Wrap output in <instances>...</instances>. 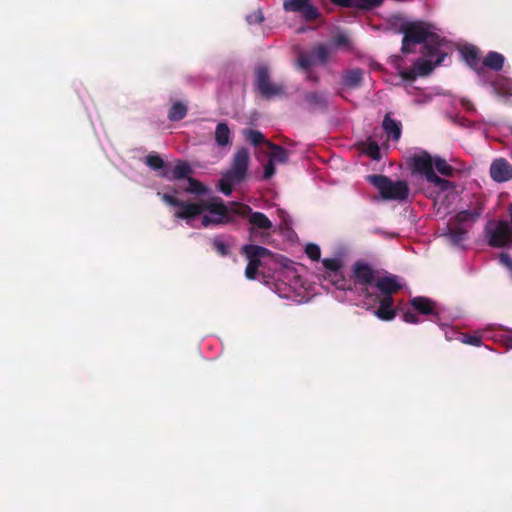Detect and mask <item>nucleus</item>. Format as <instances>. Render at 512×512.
<instances>
[{
  "label": "nucleus",
  "mask_w": 512,
  "mask_h": 512,
  "mask_svg": "<svg viewBox=\"0 0 512 512\" xmlns=\"http://www.w3.org/2000/svg\"><path fill=\"white\" fill-rule=\"evenodd\" d=\"M190 166L184 161L166 165L162 176L169 180L186 179V184L166 192H158L161 201L170 208L174 218L184 220L192 226L195 219L202 216V226L218 225L229 218L228 209L222 199L208 196V189L194 178L188 177Z\"/></svg>",
  "instance_id": "2"
},
{
  "label": "nucleus",
  "mask_w": 512,
  "mask_h": 512,
  "mask_svg": "<svg viewBox=\"0 0 512 512\" xmlns=\"http://www.w3.org/2000/svg\"><path fill=\"white\" fill-rule=\"evenodd\" d=\"M504 62L505 58L502 54L495 51H490L484 57L481 63L479 74L483 72L485 68H490L492 70L499 71L503 68Z\"/></svg>",
  "instance_id": "19"
},
{
  "label": "nucleus",
  "mask_w": 512,
  "mask_h": 512,
  "mask_svg": "<svg viewBox=\"0 0 512 512\" xmlns=\"http://www.w3.org/2000/svg\"><path fill=\"white\" fill-rule=\"evenodd\" d=\"M507 346L509 349H512V336L507 339Z\"/></svg>",
  "instance_id": "43"
},
{
  "label": "nucleus",
  "mask_w": 512,
  "mask_h": 512,
  "mask_svg": "<svg viewBox=\"0 0 512 512\" xmlns=\"http://www.w3.org/2000/svg\"><path fill=\"white\" fill-rule=\"evenodd\" d=\"M242 253L248 260L245 276L249 280L255 279L258 269L274 259L273 254L268 249L253 244L244 245Z\"/></svg>",
  "instance_id": "10"
},
{
  "label": "nucleus",
  "mask_w": 512,
  "mask_h": 512,
  "mask_svg": "<svg viewBox=\"0 0 512 512\" xmlns=\"http://www.w3.org/2000/svg\"><path fill=\"white\" fill-rule=\"evenodd\" d=\"M434 322L441 328V330L445 334V338L447 341H452L454 339L460 338V333L456 331L451 325V320H442V317L440 316L437 320H434Z\"/></svg>",
  "instance_id": "28"
},
{
  "label": "nucleus",
  "mask_w": 512,
  "mask_h": 512,
  "mask_svg": "<svg viewBox=\"0 0 512 512\" xmlns=\"http://www.w3.org/2000/svg\"><path fill=\"white\" fill-rule=\"evenodd\" d=\"M283 9L286 12H298L305 20H315L319 16L317 8L310 0H284Z\"/></svg>",
  "instance_id": "14"
},
{
  "label": "nucleus",
  "mask_w": 512,
  "mask_h": 512,
  "mask_svg": "<svg viewBox=\"0 0 512 512\" xmlns=\"http://www.w3.org/2000/svg\"><path fill=\"white\" fill-rule=\"evenodd\" d=\"M489 244L495 247H505L512 244V227L507 221H489L486 225Z\"/></svg>",
  "instance_id": "12"
},
{
  "label": "nucleus",
  "mask_w": 512,
  "mask_h": 512,
  "mask_svg": "<svg viewBox=\"0 0 512 512\" xmlns=\"http://www.w3.org/2000/svg\"><path fill=\"white\" fill-rule=\"evenodd\" d=\"M249 159V151L246 148H240L234 154L230 169L222 174L218 183V188L224 195H231L232 188L244 181L248 171Z\"/></svg>",
  "instance_id": "7"
},
{
  "label": "nucleus",
  "mask_w": 512,
  "mask_h": 512,
  "mask_svg": "<svg viewBox=\"0 0 512 512\" xmlns=\"http://www.w3.org/2000/svg\"><path fill=\"white\" fill-rule=\"evenodd\" d=\"M305 253L313 261L319 260L321 256L320 247L314 243H309L306 245Z\"/></svg>",
  "instance_id": "33"
},
{
  "label": "nucleus",
  "mask_w": 512,
  "mask_h": 512,
  "mask_svg": "<svg viewBox=\"0 0 512 512\" xmlns=\"http://www.w3.org/2000/svg\"><path fill=\"white\" fill-rule=\"evenodd\" d=\"M363 78V71L359 68L351 69L345 72L342 81L347 87H356L360 84Z\"/></svg>",
  "instance_id": "26"
},
{
  "label": "nucleus",
  "mask_w": 512,
  "mask_h": 512,
  "mask_svg": "<svg viewBox=\"0 0 512 512\" xmlns=\"http://www.w3.org/2000/svg\"><path fill=\"white\" fill-rule=\"evenodd\" d=\"M244 136L249 143L255 146L261 143H265L267 145L268 142L265 140L264 135L258 130L247 129L244 131Z\"/></svg>",
  "instance_id": "30"
},
{
  "label": "nucleus",
  "mask_w": 512,
  "mask_h": 512,
  "mask_svg": "<svg viewBox=\"0 0 512 512\" xmlns=\"http://www.w3.org/2000/svg\"><path fill=\"white\" fill-rule=\"evenodd\" d=\"M275 166L276 164L272 162L270 159H268V162L264 166V179H269L275 174Z\"/></svg>",
  "instance_id": "37"
},
{
  "label": "nucleus",
  "mask_w": 512,
  "mask_h": 512,
  "mask_svg": "<svg viewBox=\"0 0 512 512\" xmlns=\"http://www.w3.org/2000/svg\"><path fill=\"white\" fill-rule=\"evenodd\" d=\"M491 87L496 95L503 98L512 97V79L498 76L496 80L491 82Z\"/></svg>",
  "instance_id": "20"
},
{
  "label": "nucleus",
  "mask_w": 512,
  "mask_h": 512,
  "mask_svg": "<svg viewBox=\"0 0 512 512\" xmlns=\"http://www.w3.org/2000/svg\"><path fill=\"white\" fill-rule=\"evenodd\" d=\"M248 24H261L264 21V15L261 10L254 11L246 16Z\"/></svg>",
  "instance_id": "35"
},
{
  "label": "nucleus",
  "mask_w": 512,
  "mask_h": 512,
  "mask_svg": "<svg viewBox=\"0 0 512 512\" xmlns=\"http://www.w3.org/2000/svg\"><path fill=\"white\" fill-rule=\"evenodd\" d=\"M256 90L267 99L284 95V86L270 80L269 70L265 65H259L255 71Z\"/></svg>",
  "instance_id": "11"
},
{
  "label": "nucleus",
  "mask_w": 512,
  "mask_h": 512,
  "mask_svg": "<svg viewBox=\"0 0 512 512\" xmlns=\"http://www.w3.org/2000/svg\"><path fill=\"white\" fill-rule=\"evenodd\" d=\"M368 154L374 160L380 159V149L377 144L371 143L368 146Z\"/></svg>",
  "instance_id": "38"
},
{
  "label": "nucleus",
  "mask_w": 512,
  "mask_h": 512,
  "mask_svg": "<svg viewBox=\"0 0 512 512\" xmlns=\"http://www.w3.org/2000/svg\"><path fill=\"white\" fill-rule=\"evenodd\" d=\"M212 245L217 254H219L222 257H225L230 254L232 240L224 236H217L212 240Z\"/></svg>",
  "instance_id": "24"
},
{
  "label": "nucleus",
  "mask_w": 512,
  "mask_h": 512,
  "mask_svg": "<svg viewBox=\"0 0 512 512\" xmlns=\"http://www.w3.org/2000/svg\"><path fill=\"white\" fill-rule=\"evenodd\" d=\"M327 280L335 286L336 289L342 291H352V279L346 278L340 268L330 272L329 275H326Z\"/></svg>",
  "instance_id": "17"
},
{
  "label": "nucleus",
  "mask_w": 512,
  "mask_h": 512,
  "mask_svg": "<svg viewBox=\"0 0 512 512\" xmlns=\"http://www.w3.org/2000/svg\"><path fill=\"white\" fill-rule=\"evenodd\" d=\"M332 47L326 44L317 45L311 52L302 53L297 60V66L303 70H307L314 65H324L330 54Z\"/></svg>",
  "instance_id": "13"
},
{
  "label": "nucleus",
  "mask_w": 512,
  "mask_h": 512,
  "mask_svg": "<svg viewBox=\"0 0 512 512\" xmlns=\"http://www.w3.org/2000/svg\"><path fill=\"white\" fill-rule=\"evenodd\" d=\"M352 287L361 297L364 308L383 321L396 316L393 295L404 286L403 279L392 274H381L369 265L358 262L353 266Z\"/></svg>",
  "instance_id": "3"
},
{
  "label": "nucleus",
  "mask_w": 512,
  "mask_h": 512,
  "mask_svg": "<svg viewBox=\"0 0 512 512\" xmlns=\"http://www.w3.org/2000/svg\"><path fill=\"white\" fill-rule=\"evenodd\" d=\"M403 319L406 323H410V324H417L419 323V318L418 316L414 313V312H411V311H407L403 314Z\"/></svg>",
  "instance_id": "39"
},
{
  "label": "nucleus",
  "mask_w": 512,
  "mask_h": 512,
  "mask_svg": "<svg viewBox=\"0 0 512 512\" xmlns=\"http://www.w3.org/2000/svg\"><path fill=\"white\" fill-rule=\"evenodd\" d=\"M491 178L498 182H506L512 178V165L504 158L495 159L490 166Z\"/></svg>",
  "instance_id": "15"
},
{
  "label": "nucleus",
  "mask_w": 512,
  "mask_h": 512,
  "mask_svg": "<svg viewBox=\"0 0 512 512\" xmlns=\"http://www.w3.org/2000/svg\"><path fill=\"white\" fill-rule=\"evenodd\" d=\"M481 209L463 210L449 220L441 236L456 249L464 250L470 226L480 217Z\"/></svg>",
  "instance_id": "6"
},
{
  "label": "nucleus",
  "mask_w": 512,
  "mask_h": 512,
  "mask_svg": "<svg viewBox=\"0 0 512 512\" xmlns=\"http://www.w3.org/2000/svg\"><path fill=\"white\" fill-rule=\"evenodd\" d=\"M333 4L340 7H356L369 10L379 6L383 0H330Z\"/></svg>",
  "instance_id": "21"
},
{
  "label": "nucleus",
  "mask_w": 512,
  "mask_h": 512,
  "mask_svg": "<svg viewBox=\"0 0 512 512\" xmlns=\"http://www.w3.org/2000/svg\"><path fill=\"white\" fill-rule=\"evenodd\" d=\"M382 127L388 138H391L394 141L400 139L402 124L400 121L393 119L390 114L385 115L382 122Z\"/></svg>",
  "instance_id": "18"
},
{
  "label": "nucleus",
  "mask_w": 512,
  "mask_h": 512,
  "mask_svg": "<svg viewBox=\"0 0 512 512\" xmlns=\"http://www.w3.org/2000/svg\"><path fill=\"white\" fill-rule=\"evenodd\" d=\"M267 146L271 149L269 159L275 164H284L288 161V153L281 146L267 142Z\"/></svg>",
  "instance_id": "25"
},
{
  "label": "nucleus",
  "mask_w": 512,
  "mask_h": 512,
  "mask_svg": "<svg viewBox=\"0 0 512 512\" xmlns=\"http://www.w3.org/2000/svg\"><path fill=\"white\" fill-rule=\"evenodd\" d=\"M412 307L421 314L431 315L432 321L437 320L441 313L435 302L426 297H414L411 299Z\"/></svg>",
  "instance_id": "16"
},
{
  "label": "nucleus",
  "mask_w": 512,
  "mask_h": 512,
  "mask_svg": "<svg viewBox=\"0 0 512 512\" xmlns=\"http://www.w3.org/2000/svg\"><path fill=\"white\" fill-rule=\"evenodd\" d=\"M499 261L512 272V258L507 253H501Z\"/></svg>",
  "instance_id": "40"
},
{
  "label": "nucleus",
  "mask_w": 512,
  "mask_h": 512,
  "mask_svg": "<svg viewBox=\"0 0 512 512\" xmlns=\"http://www.w3.org/2000/svg\"><path fill=\"white\" fill-rule=\"evenodd\" d=\"M271 289L280 298L297 304L307 302L309 294L303 280L294 268L283 266L277 269L272 277Z\"/></svg>",
  "instance_id": "5"
},
{
  "label": "nucleus",
  "mask_w": 512,
  "mask_h": 512,
  "mask_svg": "<svg viewBox=\"0 0 512 512\" xmlns=\"http://www.w3.org/2000/svg\"><path fill=\"white\" fill-rule=\"evenodd\" d=\"M145 163L153 170L164 171L166 164L159 155H148L145 159Z\"/></svg>",
  "instance_id": "31"
},
{
  "label": "nucleus",
  "mask_w": 512,
  "mask_h": 512,
  "mask_svg": "<svg viewBox=\"0 0 512 512\" xmlns=\"http://www.w3.org/2000/svg\"><path fill=\"white\" fill-rule=\"evenodd\" d=\"M403 33L402 53L408 54L419 46L422 56L412 61V68H408L403 59L395 60V68L400 76V82L408 95L413 97L416 105H425L432 101L434 94L429 89H420L414 85L419 76H426L440 65L446 56L453 50V44L447 40L435 26L422 22H406L401 26Z\"/></svg>",
  "instance_id": "1"
},
{
  "label": "nucleus",
  "mask_w": 512,
  "mask_h": 512,
  "mask_svg": "<svg viewBox=\"0 0 512 512\" xmlns=\"http://www.w3.org/2000/svg\"><path fill=\"white\" fill-rule=\"evenodd\" d=\"M460 341L464 344L472 345L475 347H479L482 345V339L478 335H460Z\"/></svg>",
  "instance_id": "34"
},
{
  "label": "nucleus",
  "mask_w": 512,
  "mask_h": 512,
  "mask_svg": "<svg viewBox=\"0 0 512 512\" xmlns=\"http://www.w3.org/2000/svg\"><path fill=\"white\" fill-rule=\"evenodd\" d=\"M461 55L465 62L474 70L479 73V69L481 66L480 57L478 55V50L474 46H464L461 49Z\"/></svg>",
  "instance_id": "22"
},
{
  "label": "nucleus",
  "mask_w": 512,
  "mask_h": 512,
  "mask_svg": "<svg viewBox=\"0 0 512 512\" xmlns=\"http://www.w3.org/2000/svg\"><path fill=\"white\" fill-rule=\"evenodd\" d=\"M187 110L188 107L184 102L176 101L171 105L168 111V118L170 121L182 120L186 116Z\"/></svg>",
  "instance_id": "27"
},
{
  "label": "nucleus",
  "mask_w": 512,
  "mask_h": 512,
  "mask_svg": "<svg viewBox=\"0 0 512 512\" xmlns=\"http://www.w3.org/2000/svg\"><path fill=\"white\" fill-rule=\"evenodd\" d=\"M459 103H460L461 107L464 108L466 111H468V112L475 111L474 105L469 99L461 98L459 100Z\"/></svg>",
  "instance_id": "41"
},
{
  "label": "nucleus",
  "mask_w": 512,
  "mask_h": 512,
  "mask_svg": "<svg viewBox=\"0 0 512 512\" xmlns=\"http://www.w3.org/2000/svg\"><path fill=\"white\" fill-rule=\"evenodd\" d=\"M413 172L421 177V190L435 205L444 206L455 193L456 185L446 179L453 177L456 169L444 158L421 152L411 159Z\"/></svg>",
  "instance_id": "4"
},
{
  "label": "nucleus",
  "mask_w": 512,
  "mask_h": 512,
  "mask_svg": "<svg viewBox=\"0 0 512 512\" xmlns=\"http://www.w3.org/2000/svg\"><path fill=\"white\" fill-rule=\"evenodd\" d=\"M508 215H509V218H510L509 225L512 227V202L508 206Z\"/></svg>",
  "instance_id": "42"
},
{
  "label": "nucleus",
  "mask_w": 512,
  "mask_h": 512,
  "mask_svg": "<svg viewBox=\"0 0 512 512\" xmlns=\"http://www.w3.org/2000/svg\"><path fill=\"white\" fill-rule=\"evenodd\" d=\"M226 207L228 209L229 218L227 221H224L221 224L231 221L232 213H238L242 215L249 214L248 222L251 225V228L249 229L251 240H255L258 237L267 235L266 231L272 227V222L265 214L261 212H252L251 208L247 205L232 203L231 207Z\"/></svg>",
  "instance_id": "8"
},
{
  "label": "nucleus",
  "mask_w": 512,
  "mask_h": 512,
  "mask_svg": "<svg viewBox=\"0 0 512 512\" xmlns=\"http://www.w3.org/2000/svg\"><path fill=\"white\" fill-rule=\"evenodd\" d=\"M215 142L219 147H227L231 144V131L226 123L220 122L217 124Z\"/></svg>",
  "instance_id": "23"
},
{
  "label": "nucleus",
  "mask_w": 512,
  "mask_h": 512,
  "mask_svg": "<svg viewBox=\"0 0 512 512\" xmlns=\"http://www.w3.org/2000/svg\"><path fill=\"white\" fill-rule=\"evenodd\" d=\"M332 48H348L350 47V39L345 32H338L333 38Z\"/></svg>",
  "instance_id": "32"
},
{
  "label": "nucleus",
  "mask_w": 512,
  "mask_h": 512,
  "mask_svg": "<svg viewBox=\"0 0 512 512\" xmlns=\"http://www.w3.org/2000/svg\"><path fill=\"white\" fill-rule=\"evenodd\" d=\"M323 266L326 269V274L329 275L330 272L340 268L339 261L337 259L326 258L323 260Z\"/></svg>",
  "instance_id": "36"
},
{
  "label": "nucleus",
  "mask_w": 512,
  "mask_h": 512,
  "mask_svg": "<svg viewBox=\"0 0 512 512\" xmlns=\"http://www.w3.org/2000/svg\"><path fill=\"white\" fill-rule=\"evenodd\" d=\"M366 180L379 191L383 200L404 201L408 197L409 188L405 181H393L384 175H368Z\"/></svg>",
  "instance_id": "9"
},
{
  "label": "nucleus",
  "mask_w": 512,
  "mask_h": 512,
  "mask_svg": "<svg viewBox=\"0 0 512 512\" xmlns=\"http://www.w3.org/2000/svg\"><path fill=\"white\" fill-rule=\"evenodd\" d=\"M305 101L312 108H322L327 104V95L322 92H310L305 95Z\"/></svg>",
  "instance_id": "29"
}]
</instances>
